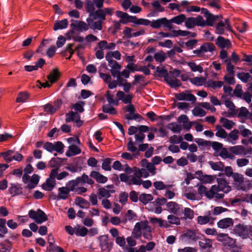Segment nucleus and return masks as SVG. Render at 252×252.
<instances>
[{
    "label": "nucleus",
    "mask_w": 252,
    "mask_h": 252,
    "mask_svg": "<svg viewBox=\"0 0 252 252\" xmlns=\"http://www.w3.org/2000/svg\"><path fill=\"white\" fill-rule=\"evenodd\" d=\"M116 95L119 100L122 101L125 104H129L125 107L126 111L129 112L128 114L125 115V118L126 120H132L141 118V116L139 114L135 113V108L131 104L132 99L131 94L126 95L123 91H119Z\"/></svg>",
    "instance_id": "obj_1"
},
{
    "label": "nucleus",
    "mask_w": 252,
    "mask_h": 252,
    "mask_svg": "<svg viewBox=\"0 0 252 252\" xmlns=\"http://www.w3.org/2000/svg\"><path fill=\"white\" fill-rule=\"evenodd\" d=\"M217 181L218 185H215L216 186V189L214 191L215 199H222L224 196V193H227L229 192L231 188L225 179L219 178H217Z\"/></svg>",
    "instance_id": "obj_2"
},
{
    "label": "nucleus",
    "mask_w": 252,
    "mask_h": 252,
    "mask_svg": "<svg viewBox=\"0 0 252 252\" xmlns=\"http://www.w3.org/2000/svg\"><path fill=\"white\" fill-rule=\"evenodd\" d=\"M233 231L235 234L243 239L250 238V234L252 231V225L239 223L234 227Z\"/></svg>",
    "instance_id": "obj_3"
},
{
    "label": "nucleus",
    "mask_w": 252,
    "mask_h": 252,
    "mask_svg": "<svg viewBox=\"0 0 252 252\" xmlns=\"http://www.w3.org/2000/svg\"><path fill=\"white\" fill-rule=\"evenodd\" d=\"M180 237L182 240L189 242H196L200 239L198 231L191 229L184 230Z\"/></svg>",
    "instance_id": "obj_4"
},
{
    "label": "nucleus",
    "mask_w": 252,
    "mask_h": 252,
    "mask_svg": "<svg viewBox=\"0 0 252 252\" xmlns=\"http://www.w3.org/2000/svg\"><path fill=\"white\" fill-rule=\"evenodd\" d=\"M105 17H89L87 19L88 28L94 30H101L102 24Z\"/></svg>",
    "instance_id": "obj_5"
},
{
    "label": "nucleus",
    "mask_w": 252,
    "mask_h": 252,
    "mask_svg": "<svg viewBox=\"0 0 252 252\" xmlns=\"http://www.w3.org/2000/svg\"><path fill=\"white\" fill-rule=\"evenodd\" d=\"M29 217L35 220L38 224H40L48 220V217L45 213L40 209H38L37 211L31 210L29 212Z\"/></svg>",
    "instance_id": "obj_6"
},
{
    "label": "nucleus",
    "mask_w": 252,
    "mask_h": 252,
    "mask_svg": "<svg viewBox=\"0 0 252 252\" xmlns=\"http://www.w3.org/2000/svg\"><path fill=\"white\" fill-rule=\"evenodd\" d=\"M225 29L228 31L233 32L228 18L225 19L224 21L220 20L218 22L216 27V33L222 34L224 33Z\"/></svg>",
    "instance_id": "obj_7"
},
{
    "label": "nucleus",
    "mask_w": 252,
    "mask_h": 252,
    "mask_svg": "<svg viewBox=\"0 0 252 252\" xmlns=\"http://www.w3.org/2000/svg\"><path fill=\"white\" fill-rule=\"evenodd\" d=\"M203 238L199 241L198 245L202 252H211L213 247V241L203 235Z\"/></svg>",
    "instance_id": "obj_8"
},
{
    "label": "nucleus",
    "mask_w": 252,
    "mask_h": 252,
    "mask_svg": "<svg viewBox=\"0 0 252 252\" xmlns=\"http://www.w3.org/2000/svg\"><path fill=\"white\" fill-rule=\"evenodd\" d=\"M106 60L108 63V65L111 68L110 72L112 76L115 77L116 75L120 71L122 66L117 61L114 60L112 58H110L108 55L105 56Z\"/></svg>",
    "instance_id": "obj_9"
},
{
    "label": "nucleus",
    "mask_w": 252,
    "mask_h": 252,
    "mask_svg": "<svg viewBox=\"0 0 252 252\" xmlns=\"http://www.w3.org/2000/svg\"><path fill=\"white\" fill-rule=\"evenodd\" d=\"M150 25L154 29H159L162 26L168 28L169 30H171L173 28L172 25L170 24L168 20L165 17L151 21Z\"/></svg>",
    "instance_id": "obj_10"
},
{
    "label": "nucleus",
    "mask_w": 252,
    "mask_h": 252,
    "mask_svg": "<svg viewBox=\"0 0 252 252\" xmlns=\"http://www.w3.org/2000/svg\"><path fill=\"white\" fill-rule=\"evenodd\" d=\"M215 189V186H212L211 189L208 190L206 187L201 185L198 188V193L201 196L204 195L208 199H211L213 198H215V194L214 192Z\"/></svg>",
    "instance_id": "obj_11"
},
{
    "label": "nucleus",
    "mask_w": 252,
    "mask_h": 252,
    "mask_svg": "<svg viewBox=\"0 0 252 252\" xmlns=\"http://www.w3.org/2000/svg\"><path fill=\"white\" fill-rule=\"evenodd\" d=\"M133 175L130 176L128 185H140L142 183L141 173L140 172V169L134 167L133 168Z\"/></svg>",
    "instance_id": "obj_12"
},
{
    "label": "nucleus",
    "mask_w": 252,
    "mask_h": 252,
    "mask_svg": "<svg viewBox=\"0 0 252 252\" xmlns=\"http://www.w3.org/2000/svg\"><path fill=\"white\" fill-rule=\"evenodd\" d=\"M186 11L187 13H190L192 12H200V14H203V16H221L220 15H214L209 11V10L205 8H200L198 6L192 5L188 6L186 9Z\"/></svg>",
    "instance_id": "obj_13"
},
{
    "label": "nucleus",
    "mask_w": 252,
    "mask_h": 252,
    "mask_svg": "<svg viewBox=\"0 0 252 252\" xmlns=\"http://www.w3.org/2000/svg\"><path fill=\"white\" fill-rule=\"evenodd\" d=\"M70 27L73 31L83 32L89 29L88 24L80 21H74L70 24Z\"/></svg>",
    "instance_id": "obj_14"
},
{
    "label": "nucleus",
    "mask_w": 252,
    "mask_h": 252,
    "mask_svg": "<svg viewBox=\"0 0 252 252\" xmlns=\"http://www.w3.org/2000/svg\"><path fill=\"white\" fill-rule=\"evenodd\" d=\"M59 192L57 195H52L53 199L60 200L61 199L66 200L69 196V191L65 187H60L58 189Z\"/></svg>",
    "instance_id": "obj_15"
},
{
    "label": "nucleus",
    "mask_w": 252,
    "mask_h": 252,
    "mask_svg": "<svg viewBox=\"0 0 252 252\" xmlns=\"http://www.w3.org/2000/svg\"><path fill=\"white\" fill-rule=\"evenodd\" d=\"M175 97L179 100H188L193 102H195L196 100L195 96L193 94H186L184 92L176 94Z\"/></svg>",
    "instance_id": "obj_16"
},
{
    "label": "nucleus",
    "mask_w": 252,
    "mask_h": 252,
    "mask_svg": "<svg viewBox=\"0 0 252 252\" xmlns=\"http://www.w3.org/2000/svg\"><path fill=\"white\" fill-rule=\"evenodd\" d=\"M216 44L220 48L223 49L225 47L230 48L231 46V43L228 39H225L223 37L219 36L218 37Z\"/></svg>",
    "instance_id": "obj_17"
},
{
    "label": "nucleus",
    "mask_w": 252,
    "mask_h": 252,
    "mask_svg": "<svg viewBox=\"0 0 252 252\" xmlns=\"http://www.w3.org/2000/svg\"><path fill=\"white\" fill-rule=\"evenodd\" d=\"M90 176L95 180L98 183L104 184L107 182L108 178L100 174L99 172L93 171L91 172Z\"/></svg>",
    "instance_id": "obj_18"
},
{
    "label": "nucleus",
    "mask_w": 252,
    "mask_h": 252,
    "mask_svg": "<svg viewBox=\"0 0 252 252\" xmlns=\"http://www.w3.org/2000/svg\"><path fill=\"white\" fill-rule=\"evenodd\" d=\"M206 20L203 19L202 17H197L200 18V21L199 25L201 27H205L206 26H213L217 20V18L219 17H206Z\"/></svg>",
    "instance_id": "obj_19"
},
{
    "label": "nucleus",
    "mask_w": 252,
    "mask_h": 252,
    "mask_svg": "<svg viewBox=\"0 0 252 252\" xmlns=\"http://www.w3.org/2000/svg\"><path fill=\"white\" fill-rule=\"evenodd\" d=\"M233 224V220L231 218H229L221 219L217 223L218 227L222 229L227 228L232 226Z\"/></svg>",
    "instance_id": "obj_20"
},
{
    "label": "nucleus",
    "mask_w": 252,
    "mask_h": 252,
    "mask_svg": "<svg viewBox=\"0 0 252 252\" xmlns=\"http://www.w3.org/2000/svg\"><path fill=\"white\" fill-rule=\"evenodd\" d=\"M60 76V73L59 72L58 68H54L47 76V79L50 81L51 84H53L56 82L59 79Z\"/></svg>",
    "instance_id": "obj_21"
},
{
    "label": "nucleus",
    "mask_w": 252,
    "mask_h": 252,
    "mask_svg": "<svg viewBox=\"0 0 252 252\" xmlns=\"http://www.w3.org/2000/svg\"><path fill=\"white\" fill-rule=\"evenodd\" d=\"M81 150L76 145L72 144L68 147V149L66 152L65 155L67 157H71L80 154Z\"/></svg>",
    "instance_id": "obj_22"
},
{
    "label": "nucleus",
    "mask_w": 252,
    "mask_h": 252,
    "mask_svg": "<svg viewBox=\"0 0 252 252\" xmlns=\"http://www.w3.org/2000/svg\"><path fill=\"white\" fill-rule=\"evenodd\" d=\"M200 21V18H197V17H196L195 18L194 17H190L186 19L185 25L189 29H191L195 26H200V25H198Z\"/></svg>",
    "instance_id": "obj_23"
},
{
    "label": "nucleus",
    "mask_w": 252,
    "mask_h": 252,
    "mask_svg": "<svg viewBox=\"0 0 252 252\" xmlns=\"http://www.w3.org/2000/svg\"><path fill=\"white\" fill-rule=\"evenodd\" d=\"M9 193L14 196L22 193V188L19 184H11L9 189Z\"/></svg>",
    "instance_id": "obj_24"
},
{
    "label": "nucleus",
    "mask_w": 252,
    "mask_h": 252,
    "mask_svg": "<svg viewBox=\"0 0 252 252\" xmlns=\"http://www.w3.org/2000/svg\"><path fill=\"white\" fill-rule=\"evenodd\" d=\"M55 179L49 178L46 180L45 183L42 184V188L45 190L51 191L55 187Z\"/></svg>",
    "instance_id": "obj_25"
},
{
    "label": "nucleus",
    "mask_w": 252,
    "mask_h": 252,
    "mask_svg": "<svg viewBox=\"0 0 252 252\" xmlns=\"http://www.w3.org/2000/svg\"><path fill=\"white\" fill-rule=\"evenodd\" d=\"M128 140L129 141L127 144V150L132 152L134 157H137L140 155L139 150H138L137 147L134 146V144L132 142V138L131 137L128 139Z\"/></svg>",
    "instance_id": "obj_26"
},
{
    "label": "nucleus",
    "mask_w": 252,
    "mask_h": 252,
    "mask_svg": "<svg viewBox=\"0 0 252 252\" xmlns=\"http://www.w3.org/2000/svg\"><path fill=\"white\" fill-rule=\"evenodd\" d=\"M115 190H107L105 188H100L98 189V194L99 195V199L101 197H105L108 198L110 197L111 193L115 192Z\"/></svg>",
    "instance_id": "obj_27"
},
{
    "label": "nucleus",
    "mask_w": 252,
    "mask_h": 252,
    "mask_svg": "<svg viewBox=\"0 0 252 252\" xmlns=\"http://www.w3.org/2000/svg\"><path fill=\"white\" fill-rule=\"evenodd\" d=\"M143 236L145 238L148 240H151L152 238L151 227L149 225L147 221H145L144 223Z\"/></svg>",
    "instance_id": "obj_28"
},
{
    "label": "nucleus",
    "mask_w": 252,
    "mask_h": 252,
    "mask_svg": "<svg viewBox=\"0 0 252 252\" xmlns=\"http://www.w3.org/2000/svg\"><path fill=\"white\" fill-rule=\"evenodd\" d=\"M66 118L65 121L66 122H70L71 121H75L78 123L80 121V117L79 114L77 112L70 111L66 114Z\"/></svg>",
    "instance_id": "obj_29"
},
{
    "label": "nucleus",
    "mask_w": 252,
    "mask_h": 252,
    "mask_svg": "<svg viewBox=\"0 0 252 252\" xmlns=\"http://www.w3.org/2000/svg\"><path fill=\"white\" fill-rule=\"evenodd\" d=\"M126 18H130V21L136 25L148 26L151 23V21L148 19H137L136 17H126Z\"/></svg>",
    "instance_id": "obj_30"
},
{
    "label": "nucleus",
    "mask_w": 252,
    "mask_h": 252,
    "mask_svg": "<svg viewBox=\"0 0 252 252\" xmlns=\"http://www.w3.org/2000/svg\"><path fill=\"white\" fill-rule=\"evenodd\" d=\"M67 26L68 21L66 19L61 21H55L53 29L54 31L62 30L67 28Z\"/></svg>",
    "instance_id": "obj_31"
},
{
    "label": "nucleus",
    "mask_w": 252,
    "mask_h": 252,
    "mask_svg": "<svg viewBox=\"0 0 252 252\" xmlns=\"http://www.w3.org/2000/svg\"><path fill=\"white\" fill-rule=\"evenodd\" d=\"M166 206L168 210L174 214H177L180 209V205L173 201L167 203Z\"/></svg>",
    "instance_id": "obj_32"
},
{
    "label": "nucleus",
    "mask_w": 252,
    "mask_h": 252,
    "mask_svg": "<svg viewBox=\"0 0 252 252\" xmlns=\"http://www.w3.org/2000/svg\"><path fill=\"white\" fill-rule=\"evenodd\" d=\"M75 203L81 208L88 209L90 207V203L81 197H77L75 200Z\"/></svg>",
    "instance_id": "obj_33"
},
{
    "label": "nucleus",
    "mask_w": 252,
    "mask_h": 252,
    "mask_svg": "<svg viewBox=\"0 0 252 252\" xmlns=\"http://www.w3.org/2000/svg\"><path fill=\"white\" fill-rule=\"evenodd\" d=\"M12 243L8 239L4 241V243H0V252H10L12 248Z\"/></svg>",
    "instance_id": "obj_34"
},
{
    "label": "nucleus",
    "mask_w": 252,
    "mask_h": 252,
    "mask_svg": "<svg viewBox=\"0 0 252 252\" xmlns=\"http://www.w3.org/2000/svg\"><path fill=\"white\" fill-rule=\"evenodd\" d=\"M165 82L169 84L171 88H177L182 85V83L179 79L177 78L173 79L170 77H166Z\"/></svg>",
    "instance_id": "obj_35"
},
{
    "label": "nucleus",
    "mask_w": 252,
    "mask_h": 252,
    "mask_svg": "<svg viewBox=\"0 0 252 252\" xmlns=\"http://www.w3.org/2000/svg\"><path fill=\"white\" fill-rule=\"evenodd\" d=\"M79 184L88 183L89 185H92L94 184V182L91 178L84 173L81 177L76 178Z\"/></svg>",
    "instance_id": "obj_36"
},
{
    "label": "nucleus",
    "mask_w": 252,
    "mask_h": 252,
    "mask_svg": "<svg viewBox=\"0 0 252 252\" xmlns=\"http://www.w3.org/2000/svg\"><path fill=\"white\" fill-rule=\"evenodd\" d=\"M6 223V221L5 219L0 218V238H3L4 235L8 232Z\"/></svg>",
    "instance_id": "obj_37"
},
{
    "label": "nucleus",
    "mask_w": 252,
    "mask_h": 252,
    "mask_svg": "<svg viewBox=\"0 0 252 252\" xmlns=\"http://www.w3.org/2000/svg\"><path fill=\"white\" fill-rule=\"evenodd\" d=\"M220 122L222 124V126L227 129H231L235 125V123L232 121L224 118H221Z\"/></svg>",
    "instance_id": "obj_38"
},
{
    "label": "nucleus",
    "mask_w": 252,
    "mask_h": 252,
    "mask_svg": "<svg viewBox=\"0 0 252 252\" xmlns=\"http://www.w3.org/2000/svg\"><path fill=\"white\" fill-rule=\"evenodd\" d=\"M79 184L77 179L72 180L68 182L66 185V187H65L67 189L69 190V191H74L76 190V188Z\"/></svg>",
    "instance_id": "obj_39"
},
{
    "label": "nucleus",
    "mask_w": 252,
    "mask_h": 252,
    "mask_svg": "<svg viewBox=\"0 0 252 252\" xmlns=\"http://www.w3.org/2000/svg\"><path fill=\"white\" fill-rule=\"evenodd\" d=\"M139 199L143 204L146 205L153 199V197L150 194L142 193L139 196Z\"/></svg>",
    "instance_id": "obj_40"
},
{
    "label": "nucleus",
    "mask_w": 252,
    "mask_h": 252,
    "mask_svg": "<svg viewBox=\"0 0 252 252\" xmlns=\"http://www.w3.org/2000/svg\"><path fill=\"white\" fill-rule=\"evenodd\" d=\"M201 50L203 52H207L208 51L213 52L215 50L216 47L213 43L206 42L203 44L201 46Z\"/></svg>",
    "instance_id": "obj_41"
},
{
    "label": "nucleus",
    "mask_w": 252,
    "mask_h": 252,
    "mask_svg": "<svg viewBox=\"0 0 252 252\" xmlns=\"http://www.w3.org/2000/svg\"><path fill=\"white\" fill-rule=\"evenodd\" d=\"M190 82L196 86H202L206 82V79L203 77H196L189 79Z\"/></svg>",
    "instance_id": "obj_42"
},
{
    "label": "nucleus",
    "mask_w": 252,
    "mask_h": 252,
    "mask_svg": "<svg viewBox=\"0 0 252 252\" xmlns=\"http://www.w3.org/2000/svg\"><path fill=\"white\" fill-rule=\"evenodd\" d=\"M211 168L214 170L223 171L224 168V164L221 161L214 162L213 161L209 162Z\"/></svg>",
    "instance_id": "obj_43"
},
{
    "label": "nucleus",
    "mask_w": 252,
    "mask_h": 252,
    "mask_svg": "<svg viewBox=\"0 0 252 252\" xmlns=\"http://www.w3.org/2000/svg\"><path fill=\"white\" fill-rule=\"evenodd\" d=\"M216 128L217 130V132L215 134L216 136L222 138H225L227 137V133L226 131L222 128L221 126L217 125Z\"/></svg>",
    "instance_id": "obj_44"
},
{
    "label": "nucleus",
    "mask_w": 252,
    "mask_h": 252,
    "mask_svg": "<svg viewBox=\"0 0 252 252\" xmlns=\"http://www.w3.org/2000/svg\"><path fill=\"white\" fill-rule=\"evenodd\" d=\"M230 151L235 155H243L245 147L242 145H238L231 147L229 148Z\"/></svg>",
    "instance_id": "obj_45"
},
{
    "label": "nucleus",
    "mask_w": 252,
    "mask_h": 252,
    "mask_svg": "<svg viewBox=\"0 0 252 252\" xmlns=\"http://www.w3.org/2000/svg\"><path fill=\"white\" fill-rule=\"evenodd\" d=\"M102 111L104 113H109L112 115H116L117 114L116 109L109 104L104 105L102 107Z\"/></svg>",
    "instance_id": "obj_46"
},
{
    "label": "nucleus",
    "mask_w": 252,
    "mask_h": 252,
    "mask_svg": "<svg viewBox=\"0 0 252 252\" xmlns=\"http://www.w3.org/2000/svg\"><path fill=\"white\" fill-rule=\"evenodd\" d=\"M223 84V82L221 81L209 80L207 82L208 86L214 89L221 88Z\"/></svg>",
    "instance_id": "obj_47"
},
{
    "label": "nucleus",
    "mask_w": 252,
    "mask_h": 252,
    "mask_svg": "<svg viewBox=\"0 0 252 252\" xmlns=\"http://www.w3.org/2000/svg\"><path fill=\"white\" fill-rule=\"evenodd\" d=\"M167 128L173 132L180 133L182 130V126L176 123H171L168 125Z\"/></svg>",
    "instance_id": "obj_48"
},
{
    "label": "nucleus",
    "mask_w": 252,
    "mask_h": 252,
    "mask_svg": "<svg viewBox=\"0 0 252 252\" xmlns=\"http://www.w3.org/2000/svg\"><path fill=\"white\" fill-rule=\"evenodd\" d=\"M29 95V94L27 92H20L18 94L16 101L17 102H24L28 98Z\"/></svg>",
    "instance_id": "obj_49"
},
{
    "label": "nucleus",
    "mask_w": 252,
    "mask_h": 252,
    "mask_svg": "<svg viewBox=\"0 0 252 252\" xmlns=\"http://www.w3.org/2000/svg\"><path fill=\"white\" fill-rule=\"evenodd\" d=\"M142 162L143 164L145 163L146 164V167L147 168L148 170L153 175H155L156 174V167L155 165L152 162H148V160L146 159H143L142 160Z\"/></svg>",
    "instance_id": "obj_50"
},
{
    "label": "nucleus",
    "mask_w": 252,
    "mask_h": 252,
    "mask_svg": "<svg viewBox=\"0 0 252 252\" xmlns=\"http://www.w3.org/2000/svg\"><path fill=\"white\" fill-rule=\"evenodd\" d=\"M168 222L170 224H180V219L179 217L173 215H169L167 216Z\"/></svg>",
    "instance_id": "obj_51"
},
{
    "label": "nucleus",
    "mask_w": 252,
    "mask_h": 252,
    "mask_svg": "<svg viewBox=\"0 0 252 252\" xmlns=\"http://www.w3.org/2000/svg\"><path fill=\"white\" fill-rule=\"evenodd\" d=\"M211 217L209 216H199L197 218V222L200 225H204L210 221Z\"/></svg>",
    "instance_id": "obj_52"
},
{
    "label": "nucleus",
    "mask_w": 252,
    "mask_h": 252,
    "mask_svg": "<svg viewBox=\"0 0 252 252\" xmlns=\"http://www.w3.org/2000/svg\"><path fill=\"white\" fill-rule=\"evenodd\" d=\"M188 65L192 71H198L200 73H202L203 71V67L200 65H197L194 62H189L188 63Z\"/></svg>",
    "instance_id": "obj_53"
},
{
    "label": "nucleus",
    "mask_w": 252,
    "mask_h": 252,
    "mask_svg": "<svg viewBox=\"0 0 252 252\" xmlns=\"http://www.w3.org/2000/svg\"><path fill=\"white\" fill-rule=\"evenodd\" d=\"M14 154L13 150H8L6 152H2V157L4 161L7 162H10L12 160V155Z\"/></svg>",
    "instance_id": "obj_54"
},
{
    "label": "nucleus",
    "mask_w": 252,
    "mask_h": 252,
    "mask_svg": "<svg viewBox=\"0 0 252 252\" xmlns=\"http://www.w3.org/2000/svg\"><path fill=\"white\" fill-rule=\"evenodd\" d=\"M112 159L110 158H105L102 163V168L105 171H110L111 170V163Z\"/></svg>",
    "instance_id": "obj_55"
},
{
    "label": "nucleus",
    "mask_w": 252,
    "mask_h": 252,
    "mask_svg": "<svg viewBox=\"0 0 252 252\" xmlns=\"http://www.w3.org/2000/svg\"><path fill=\"white\" fill-rule=\"evenodd\" d=\"M156 71L158 73L159 77L164 78L165 81L166 77H170L168 75L167 69L164 67L160 68L159 66H158L156 68Z\"/></svg>",
    "instance_id": "obj_56"
},
{
    "label": "nucleus",
    "mask_w": 252,
    "mask_h": 252,
    "mask_svg": "<svg viewBox=\"0 0 252 252\" xmlns=\"http://www.w3.org/2000/svg\"><path fill=\"white\" fill-rule=\"evenodd\" d=\"M237 76L244 83H247L249 79L252 78V76L250 73L245 72L238 73Z\"/></svg>",
    "instance_id": "obj_57"
},
{
    "label": "nucleus",
    "mask_w": 252,
    "mask_h": 252,
    "mask_svg": "<svg viewBox=\"0 0 252 252\" xmlns=\"http://www.w3.org/2000/svg\"><path fill=\"white\" fill-rule=\"evenodd\" d=\"M184 219H189L191 220L194 218V212L193 210L189 208L186 207L184 209Z\"/></svg>",
    "instance_id": "obj_58"
},
{
    "label": "nucleus",
    "mask_w": 252,
    "mask_h": 252,
    "mask_svg": "<svg viewBox=\"0 0 252 252\" xmlns=\"http://www.w3.org/2000/svg\"><path fill=\"white\" fill-rule=\"evenodd\" d=\"M224 62L226 63V70L229 75L234 76V65L231 63V60L227 59L224 60Z\"/></svg>",
    "instance_id": "obj_59"
},
{
    "label": "nucleus",
    "mask_w": 252,
    "mask_h": 252,
    "mask_svg": "<svg viewBox=\"0 0 252 252\" xmlns=\"http://www.w3.org/2000/svg\"><path fill=\"white\" fill-rule=\"evenodd\" d=\"M232 177L234 182L242 184L244 182V178L243 176L238 173L234 172L232 174Z\"/></svg>",
    "instance_id": "obj_60"
},
{
    "label": "nucleus",
    "mask_w": 252,
    "mask_h": 252,
    "mask_svg": "<svg viewBox=\"0 0 252 252\" xmlns=\"http://www.w3.org/2000/svg\"><path fill=\"white\" fill-rule=\"evenodd\" d=\"M54 151L60 153L62 154L63 152V148L64 147L63 143L61 141H58L54 144Z\"/></svg>",
    "instance_id": "obj_61"
},
{
    "label": "nucleus",
    "mask_w": 252,
    "mask_h": 252,
    "mask_svg": "<svg viewBox=\"0 0 252 252\" xmlns=\"http://www.w3.org/2000/svg\"><path fill=\"white\" fill-rule=\"evenodd\" d=\"M105 96L109 104L118 105L119 100H115L113 99L114 95L110 93V91H107L106 92Z\"/></svg>",
    "instance_id": "obj_62"
},
{
    "label": "nucleus",
    "mask_w": 252,
    "mask_h": 252,
    "mask_svg": "<svg viewBox=\"0 0 252 252\" xmlns=\"http://www.w3.org/2000/svg\"><path fill=\"white\" fill-rule=\"evenodd\" d=\"M85 8L86 11L90 13L89 16H93V12L94 10V3L92 1L88 0L86 3Z\"/></svg>",
    "instance_id": "obj_63"
},
{
    "label": "nucleus",
    "mask_w": 252,
    "mask_h": 252,
    "mask_svg": "<svg viewBox=\"0 0 252 252\" xmlns=\"http://www.w3.org/2000/svg\"><path fill=\"white\" fill-rule=\"evenodd\" d=\"M155 59L159 63L163 62L166 59L165 53L163 51L157 53L154 55Z\"/></svg>",
    "instance_id": "obj_64"
}]
</instances>
